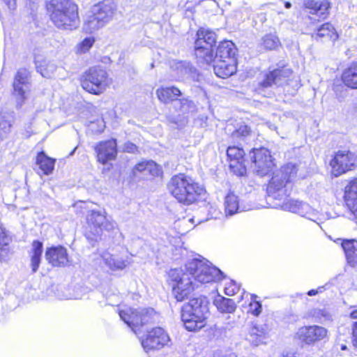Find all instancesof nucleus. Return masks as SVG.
Returning a JSON list of instances; mask_svg holds the SVG:
<instances>
[{"instance_id":"obj_20","label":"nucleus","mask_w":357,"mask_h":357,"mask_svg":"<svg viewBox=\"0 0 357 357\" xmlns=\"http://www.w3.org/2000/svg\"><path fill=\"white\" fill-rule=\"evenodd\" d=\"M171 68L176 72V74L181 78L198 81L199 73L190 62L183 61H174L171 64Z\"/></svg>"},{"instance_id":"obj_52","label":"nucleus","mask_w":357,"mask_h":357,"mask_svg":"<svg viewBox=\"0 0 357 357\" xmlns=\"http://www.w3.org/2000/svg\"><path fill=\"white\" fill-rule=\"evenodd\" d=\"M123 151L130 153H135L137 151V147L135 144L127 142L123 144Z\"/></svg>"},{"instance_id":"obj_41","label":"nucleus","mask_w":357,"mask_h":357,"mask_svg":"<svg viewBox=\"0 0 357 357\" xmlns=\"http://www.w3.org/2000/svg\"><path fill=\"white\" fill-rule=\"evenodd\" d=\"M153 167H156V164L153 161H143L137 163L134 167L132 172L135 174L136 172H142L144 171L148 170L152 174H155V173L153 172ZM155 174H157V172H155Z\"/></svg>"},{"instance_id":"obj_26","label":"nucleus","mask_w":357,"mask_h":357,"mask_svg":"<svg viewBox=\"0 0 357 357\" xmlns=\"http://www.w3.org/2000/svg\"><path fill=\"white\" fill-rule=\"evenodd\" d=\"M199 47L197 45V40L195 42V55L198 62L202 63L211 64L213 59L214 45L203 43Z\"/></svg>"},{"instance_id":"obj_18","label":"nucleus","mask_w":357,"mask_h":357,"mask_svg":"<svg viewBox=\"0 0 357 357\" xmlns=\"http://www.w3.org/2000/svg\"><path fill=\"white\" fill-rule=\"evenodd\" d=\"M90 13L91 19L87 22H105L111 20L114 14L113 3L110 1L98 3L91 8Z\"/></svg>"},{"instance_id":"obj_12","label":"nucleus","mask_w":357,"mask_h":357,"mask_svg":"<svg viewBox=\"0 0 357 357\" xmlns=\"http://www.w3.org/2000/svg\"><path fill=\"white\" fill-rule=\"evenodd\" d=\"M170 341V338L165 331L161 327H155L140 337L141 344L146 352L159 350L164 347Z\"/></svg>"},{"instance_id":"obj_23","label":"nucleus","mask_w":357,"mask_h":357,"mask_svg":"<svg viewBox=\"0 0 357 357\" xmlns=\"http://www.w3.org/2000/svg\"><path fill=\"white\" fill-rule=\"evenodd\" d=\"M305 6L313 15H317L321 20H325L329 15L331 3L327 0H307Z\"/></svg>"},{"instance_id":"obj_39","label":"nucleus","mask_w":357,"mask_h":357,"mask_svg":"<svg viewBox=\"0 0 357 357\" xmlns=\"http://www.w3.org/2000/svg\"><path fill=\"white\" fill-rule=\"evenodd\" d=\"M229 168L238 176H243L246 174L247 170L243 164V159L240 160H231L229 161Z\"/></svg>"},{"instance_id":"obj_15","label":"nucleus","mask_w":357,"mask_h":357,"mask_svg":"<svg viewBox=\"0 0 357 357\" xmlns=\"http://www.w3.org/2000/svg\"><path fill=\"white\" fill-rule=\"evenodd\" d=\"M98 161L105 165L108 161L114 160L117 155V143L115 139L98 142L95 146Z\"/></svg>"},{"instance_id":"obj_56","label":"nucleus","mask_w":357,"mask_h":357,"mask_svg":"<svg viewBox=\"0 0 357 357\" xmlns=\"http://www.w3.org/2000/svg\"><path fill=\"white\" fill-rule=\"evenodd\" d=\"M57 28L60 29H77V26H75V24H56Z\"/></svg>"},{"instance_id":"obj_38","label":"nucleus","mask_w":357,"mask_h":357,"mask_svg":"<svg viewBox=\"0 0 357 357\" xmlns=\"http://www.w3.org/2000/svg\"><path fill=\"white\" fill-rule=\"evenodd\" d=\"M250 135V129L245 124H241L235 130L231 132V139L241 144V142H245Z\"/></svg>"},{"instance_id":"obj_37","label":"nucleus","mask_w":357,"mask_h":357,"mask_svg":"<svg viewBox=\"0 0 357 357\" xmlns=\"http://www.w3.org/2000/svg\"><path fill=\"white\" fill-rule=\"evenodd\" d=\"M174 107L183 115L188 114L196 110V105L193 101L187 98L179 99L174 103Z\"/></svg>"},{"instance_id":"obj_63","label":"nucleus","mask_w":357,"mask_h":357,"mask_svg":"<svg viewBox=\"0 0 357 357\" xmlns=\"http://www.w3.org/2000/svg\"><path fill=\"white\" fill-rule=\"evenodd\" d=\"M285 6H286L287 8H290V6H291V3H289V2H287V3H285Z\"/></svg>"},{"instance_id":"obj_60","label":"nucleus","mask_w":357,"mask_h":357,"mask_svg":"<svg viewBox=\"0 0 357 357\" xmlns=\"http://www.w3.org/2000/svg\"><path fill=\"white\" fill-rule=\"evenodd\" d=\"M351 317L353 319H357V309L351 312Z\"/></svg>"},{"instance_id":"obj_42","label":"nucleus","mask_w":357,"mask_h":357,"mask_svg":"<svg viewBox=\"0 0 357 357\" xmlns=\"http://www.w3.org/2000/svg\"><path fill=\"white\" fill-rule=\"evenodd\" d=\"M227 155L230 161L231 160H240L243 159L245 152L243 149L234 146L228 147Z\"/></svg>"},{"instance_id":"obj_31","label":"nucleus","mask_w":357,"mask_h":357,"mask_svg":"<svg viewBox=\"0 0 357 357\" xmlns=\"http://www.w3.org/2000/svg\"><path fill=\"white\" fill-rule=\"evenodd\" d=\"M43 250V244L42 242L38 240L33 241L31 256V266L33 273H36L39 268Z\"/></svg>"},{"instance_id":"obj_25","label":"nucleus","mask_w":357,"mask_h":357,"mask_svg":"<svg viewBox=\"0 0 357 357\" xmlns=\"http://www.w3.org/2000/svg\"><path fill=\"white\" fill-rule=\"evenodd\" d=\"M344 197L348 208L357 218V178L345 187Z\"/></svg>"},{"instance_id":"obj_24","label":"nucleus","mask_w":357,"mask_h":357,"mask_svg":"<svg viewBox=\"0 0 357 357\" xmlns=\"http://www.w3.org/2000/svg\"><path fill=\"white\" fill-rule=\"evenodd\" d=\"M237 48L231 40H224L219 43L215 53H213V59L217 60H229L236 59Z\"/></svg>"},{"instance_id":"obj_14","label":"nucleus","mask_w":357,"mask_h":357,"mask_svg":"<svg viewBox=\"0 0 357 357\" xmlns=\"http://www.w3.org/2000/svg\"><path fill=\"white\" fill-rule=\"evenodd\" d=\"M326 335L327 330L325 328L313 325L298 328L295 337L301 342L310 345L324 340Z\"/></svg>"},{"instance_id":"obj_9","label":"nucleus","mask_w":357,"mask_h":357,"mask_svg":"<svg viewBox=\"0 0 357 357\" xmlns=\"http://www.w3.org/2000/svg\"><path fill=\"white\" fill-rule=\"evenodd\" d=\"M31 87L29 71L24 68H20L14 77L12 93L17 108H20L27 100Z\"/></svg>"},{"instance_id":"obj_57","label":"nucleus","mask_w":357,"mask_h":357,"mask_svg":"<svg viewBox=\"0 0 357 357\" xmlns=\"http://www.w3.org/2000/svg\"><path fill=\"white\" fill-rule=\"evenodd\" d=\"M9 9H15L16 0H3Z\"/></svg>"},{"instance_id":"obj_2","label":"nucleus","mask_w":357,"mask_h":357,"mask_svg":"<svg viewBox=\"0 0 357 357\" xmlns=\"http://www.w3.org/2000/svg\"><path fill=\"white\" fill-rule=\"evenodd\" d=\"M168 189L178 202L185 205L194 203L206 192L202 186L184 174L172 176L168 183Z\"/></svg>"},{"instance_id":"obj_49","label":"nucleus","mask_w":357,"mask_h":357,"mask_svg":"<svg viewBox=\"0 0 357 357\" xmlns=\"http://www.w3.org/2000/svg\"><path fill=\"white\" fill-rule=\"evenodd\" d=\"M11 241V238L7 234L5 229L0 227V246L8 245Z\"/></svg>"},{"instance_id":"obj_4","label":"nucleus","mask_w":357,"mask_h":357,"mask_svg":"<svg viewBox=\"0 0 357 357\" xmlns=\"http://www.w3.org/2000/svg\"><path fill=\"white\" fill-rule=\"evenodd\" d=\"M185 267V271L190 273L193 280L200 283L220 281L225 278L221 270L205 259L195 258L188 261Z\"/></svg>"},{"instance_id":"obj_10","label":"nucleus","mask_w":357,"mask_h":357,"mask_svg":"<svg viewBox=\"0 0 357 357\" xmlns=\"http://www.w3.org/2000/svg\"><path fill=\"white\" fill-rule=\"evenodd\" d=\"M357 162V155L349 150H339L335 153L330 162L332 174L339 176L355 167Z\"/></svg>"},{"instance_id":"obj_6","label":"nucleus","mask_w":357,"mask_h":357,"mask_svg":"<svg viewBox=\"0 0 357 357\" xmlns=\"http://www.w3.org/2000/svg\"><path fill=\"white\" fill-rule=\"evenodd\" d=\"M169 276L172 281L175 282L172 285V294L177 301L181 302L193 292L197 287L193 282V278L187 271L182 269H172Z\"/></svg>"},{"instance_id":"obj_5","label":"nucleus","mask_w":357,"mask_h":357,"mask_svg":"<svg viewBox=\"0 0 357 357\" xmlns=\"http://www.w3.org/2000/svg\"><path fill=\"white\" fill-rule=\"evenodd\" d=\"M45 7L53 22H75L78 20L77 6L71 0H50Z\"/></svg>"},{"instance_id":"obj_19","label":"nucleus","mask_w":357,"mask_h":357,"mask_svg":"<svg viewBox=\"0 0 357 357\" xmlns=\"http://www.w3.org/2000/svg\"><path fill=\"white\" fill-rule=\"evenodd\" d=\"M215 74L220 78H227L236 72V59L212 61Z\"/></svg>"},{"instance_id":"obj_36","label":"nucleus","mask_w":357,"mask_h":357,"mask_svg":"<svg viewBox=\"0 0 357 357\" xmlns=\"http://www.w3.org/2000/svg\"><path fill=\"white\" fill-rule=\"evenodd\" d=\"M316 36L319 38L328 37L331 40L335 41L338 38V34L332 26V24H322L317 29Z\"/></svg>"},{"instance_id":"obj_30","label":"nucleus","mask_w":357,"mask_h":357,"mask_svg":"<svg viewBox=\"0 0 357 357\" xmlns=\"http://www.w3.org/2000/svg\"><path fill=\"white\" fill-rule=\"evenodd\" d=\"M156 94L161 102L168 103L172 101H177V97L181 96V92L178 88L170 86L157 89Z\"/></svg>"},{"instance_id":"obj_27","label":"nucleus","mask_w":357,"mask_h":357,"mask_svg":"<svg viewBox=\"0 0 357 357\" xmlns=\"http://www.w3.org/2000/svg\"><path fill=\"white\" fill-rule=\"evenodd\" d=\"M347 263L352 267L357 266V240L346 239L342 242Z\"/></svg>"},{"instance_id":"obj_35","label":"nucleus","mask_w":357,"mask_h":357,"mask_svg":"<svg viewBox=\"0 0 357 357\" xmlns=\"http://www.w3.org/2000/svg\"><path fill=\"white\" fill-rule=\"evenodd\" d=\"M266 329L262 326L253 325L250 328L248 340L254 346H258L263 342L265 337Z\"/></svg>"},{"instance_id":"obj_61","label":"nucleus","mask_w":357,"mask_h":357,"mask_svg":"<svg viewBox=\"0 0 357 357\" xmlns=\"http://www.w3.org/2000/svg\"><path fill=\"white\" fill-rule=\"evenodd\" d=\"M282 357H296L295 354L292 353H287L286 354H283Z\"/></svg>"},{"instance_id":"obj_46","label":"nucleus","mask_w":357,"mask_h":357,"mask_svg":"<svg viewBox=\"0 0 357 357\" xmlns=\"http://www.w3.org/2000/svg\"><path fill=\"white\" fill-rule=\"evenodd\" d=\"M95 40L92 37L86 38L79 45V51L82 53L86 52L93 45Z\"/></svg>"},{"instance_id":"obj_34","label":"nucleus","mask_w":357,"mask_h":357,"mask_svg":"<svg viewBox=\"0 0 357 357\" xmlns=\"http://www.w3.org/2000/svg\"><path fill=\"white\" fill-rule=\"evenodd\" d=\"M214 304L218 311L222 313L232 314L236 309V305L232 299L222 296L216 298Z\"/></svg>"},{"instance_id":"obj_54","label":"nucleus","mask_w":357,"mask_h":357,"mask_svg":"<svg viewBox=\"0 0 357 357\" xmlns=\"http://www.w3.org/2000/svg\"><path fill=\"white\" fill-rule=\"evenodd\" d=\"M324 291V287H319L317 289H311L307 292V295L309 296H313L318 294L322 293Z\"/></svg>"},{"instance_id":"obj_33","label":"nucleus","mask_w":357,"mask_h":357,"mask_svg":"<svg viewBox=\"0 0 357 357\" xmlns=\"http://www.w3.org/2000/svg\"><path fill=\"white\" fill-rule=\"evenodd\" d=\"M197 45L199 47H201L202 44L203 43H206L208 44H212L215 45L217 42V36L214 31L210 29H205L204 28H200L197 31Z\"/></svg>"},{"instance_id":"obj_58","label":"nucleus","mask_w":357,"mask_h":357,"mask_svg":"<svg viewBox=\"0 0 357 357\" xmlns=\"http://www.w3.org/2000/svg\"><path fill=\"white\" fill-rule=\"evenodd\" d=\"M30 8L34 12L35 9H37L38 6L35 4L33 1H31L29 3ZM32 15H34L33 13H31Z\"/></svg>"},{"instance_id":"obj_45","label":"nucleus","mask_w":357,"mask_h":357,"mask_svg":"<svg viewBox=\"0 0 357 357\" xmlns=\"http://www.w3.org/2000/svg\"><path fill=\"white\" fill-rule=\"evenodd\" d=\"M239 290L240 286L234 280H230L225 287V293L226 295L229 296L237 294Z\"/></svg>"},{"instance_id":"obj_40","label":"nucleus","mask_w":357,"mask_h":357,"mask_svg":"<svg viewBox=\"0 0 357 357\" xmlns=\"http://www.w3.org/2000/svg\"><path fill=\"white\" fill-rule=\"evenodd\" d=\"M105 262L113 271L123 270L126 266V264L124 260L120 258L114 257L113 256H110L105 259Z\"/></svg>"},{"instance_id":"obj_28","label":"nucleus","mask_w":357,"mask_h":357,"mask_svg":"<svg viewBox=\"0 0 357 357\" xmlns=\"http://www.w3.org/2000/svg\"><path fill=\"white\" fill-rule=\"evenodd\" d=\"M342 80L346 86L357 89V62L352 63L343 71Z\"/></svg>"},{"instance_id":"obj_47","label":"nucleus","mask_w":357,"mask_h":357,"mask_svg":"<svg viewBox=\"0 0 357 357\" xmlns=\"http://www.w3.org/2000/svg\"><path fill=\"white\" fill-rule=\"evenodd\" d=\"M239 318V317H236L234 314L232 315H227L225 318V321L224 322V328L225 330H230L236 326L237 319Z\"/></svg>"},{"instance_id":"obj_17","label":"nucleus","mask_w":357,"mask_h":357,"mask_svg":"<svg viewBox=\"0 0 357 357\" xmlns=\"http://www.w3.org/2000/svg\"><path fill=\"white\" fill-rule=\"evenodd\" d=\"M45 257L53 266H66L69 263L67 250L62 245L47 248L45 250Z\"/></svg>"},{"instance_id":"obj_44","label":"nucleus","mask_w":357,"mask_h":357,"mask_svg":"<svg viewBox=\"0 0 357 357\" xmlns=\"http://www.w3.org/2000/svg\"><path fill=\"white\" fill-rule=\"evenodd\" d=\"M263 40L265 47L270 50L275 49L280 44L278 36L273 34H267Z\"/></svg>"},{"instance_id":"obj_13","label":"nucleus","mask_w":357,"mask_h":357,"mask_svg":"<svg viewBox=\"0 0 357 357\" xmlns=\"http://www.w3.org/2000/svg\"><path fill=\"white\" fill-rule=\"evenodd\" d=\"M292 74V70L284 65L269 70L264 75V78L259 82L260 89H267L273 86H280L287 82Z\"/></svg>"},{"instance_id":"obj_22","label":"nucleus","mask_w":357,"mask_h":357,"mask_svg":"<svg viewBox=\"0 0 357 357\" xmlns=\"http://www.w3.org/2000/svg\"><path fill=\"white\" fill-rule=\"evenodd\" d=\"M225 211L226 215L231 216L241 211H245L250 209V207H247L243 205L237 195L233 192H229L225 198Z\"/></svg>"},{"instance_id":"obj_16","label":"nucleus","mask_w":357,"mask_h":357,"mask_svg":"<svg viewBox=\"0 0 357 357\" xmlns=\"http://www.w3.org/2000/svg\"><path fill=\"white\" fill-rule=\"evenodd\" d=\"M208 304L209 302L205 296L192 298L182 306L181 312L184 314L196 313V314L209 317Z\"/></svg>"},{"instance_id":"obj_3","label":"nucleus","mask_w":357,"mask_h":357,"mask_svg":"<svg viewBox=\"0 0 357 357\" xmlns=\"http://www.w3.org/2000/svg\"><path fill=\"white\" fill-rule=\"evenodd\" d=\"M119 314L135 333L140 328L155 324L159 319V314L152 307H126L119 310Z\"/></svg>"},{"instance_id":"obj_53","label":"nucleus","mask_w":357,"mask_h":357,"mask_svg":"<svg viewBox=\"0 0 357 357\" xmlns=\"http://www.w3.org/2000/svg\"><path fill=\"white\" fill-rule=\"evenodd\" d=\"M100 26H98V24H84V26L82 27V29L86 33H91L94 30H97Z\"/></svg>"},{"instance_id":"obj_1","label":"nucleus","mask_w":357,"mask_h":357,"mask_svg":"<svg viewBox=\"0 0 357 357\" xmlns=\"http://www.w3.org/2000/svg\"><path fill=\"white\" fill-rule=\"evenodd\" d=\"M297 166L288 163L273 172L271 180L267 187L268 199L278 201L274 207H281L284 210L303 215V211L308 208V204L298 200L289 199L290 190L287 186L297 173Z\"/></svg>"},{"instance_id":"obj_32","label":"nucleus","mask_w":357,"mask_h":357,"mask_svg":"<svg viewBox=\"0 0 357 357\" xmlns=\"http://www.w3.org/2000/svg\"><path fill=\"white\" fill-rule=\"evenodd\" d=\"M36 163L45 175L52 173L54 167L55 160L48 157L44 152H40L36 158Z\"/></svg>"},{"instance_id":"obj_62","label":"nucleus","mask_w":357,"mask_h":357,"mask_svg":"<svg viewBox=\"0 0 357 357\" xmlns=\"http://www.w3.org/2000/svg\"><path fill=\"white\" fill-rule=\"evenodd\" d=\"M341 349L342 350H346L347 349V346L345 344H342L341 345Z\"/></svg>"},{"instance_id":"obj_48","label":"nucleus","mask_w":357,"mask_h":357,"mask_svg":"<svg viewBox=\"0 0 357 357\" xmlns=\"http://www.w3.org/2000/svg\"><path fill=\"white\" fill-rule=\"evenodd\" d=\"M10 254H11V252H10L9 245L0 246V261L1 262L7 261L10 258Z\"/></svg>"},{"instance_id":"obj_50","label":"nucleus","mask_w":357,"mask_h":357,"mask_svg":"<svg viewBox=\"0 0 357 357\" xmlns=\"http://www.w3.org/2000/svg\"><path fill=\"white\" fill-rule=\"evenodd\" d=\"M314 316L322 321H327L331 319L330 313L325 309L315 310Z\"/></svg>"},{"instance_id":"obj_64","label":"nucleus","mask_w":357,"mask_h":357,"mask_svg":"<svg viewBox=\"0 0 357 357\" xmlns=\"http://www.w3.org/2000/svg\"><path fill=\"white\" fill-rule=\"evenodd\" d=\"M75 149H74V150L70 153V155H72L73 154V153L75 152Z\"/></svg>"},{"instance_id":"obj_8","label":"nucleus","mask_w":357,"mask_h":357,"mask_svg":"<svg viewBox=\"0 0 357 357\" xmlns=\"http://www.w3.org/2000/svg\"><path fill=\"white\" fill-rule=\"evenodd\" d=\"M88 231L86 237L91 241H97L103 229L109 231L114 229V222L109 221L105 211H91L87 215Z\"/></svg>"},{"instance_id":"obj_43","label":"nucleus","mask_w":357,"mask_h":357,"mask_svg":"<svg viewBox=\"0 0 357 357\" xmlns=\"http://www.w3.org/2000/svg\"><path fill=\"white\" fill-rule=\"evenodd\" d=\"M36 69L38 73L44 77L50 78L56 69V66L52 63H47L46 65L36 66Z\"/></svg>"},{"instance_id":"obj_7","label":"nucleus","mask_w":357,"mask_h":357,"mask_svg":"<svg viewBox=\"0 0 357 357\" xmlns=\"http://www.w3.org/2000/svg\"><path fill=\"white\" fill-rule=\"evenodd\" d=\"M82 88L87 92L100 95L108 86L107 72L98 67L90 68L82 77L81 80Z\"/></svg>"},{"instance_id":"obj_21","label":"nucleus","mask_w":357,"mask_h":357,"mask_svg":"<svg viewBox=\"0 0 357 357\" xmlns=\"http://www.w3.org/2000/svg\"><path fill=\"white\" fill-rule=\"evenodd\" d=\"M181 321L183 326L188 331H197L206 325V320L208 317L202 316L195 314H184L181 312Z\"/></svg>"},{"instance_id":"obj_11","label":"nucleus","mask_w":357,"mask_h":357,"mask_svg":"<svg viewBox=\"0 0 357 357\" xmlns=\"http://www.w3.org/2000/svg\"><path fill=\"white\" fill-rule=\"evenodd\" d=\"M250 158L257 174L261 176L266 175L275 166L274 158L266 148L252 149Z\"/></svg>"},{"instance_id":"obj_29","label":"nucleus","mask_w":357,"mask_h":357,"mask_svg":"<svg viewBox=\"0 0 357 357\" xmlns=\"http://www.w3.org/2000/svg\"><path fill=\"white\" fill-rule=\"evenodd\" d=\"M15 121L13 112L0 113V139H3L10 132L13 123Z\"/></svg>"},{"instance_id":"obj_51","label":"nucleus","mask_w":357,"mask_h":357,"mask_svg":"<svg viewBox=\"0 0 357 357\" xmlns=\"http://www.w3.org/2000/svg\"><path fill=\"white\" fill-rule=\"evenodd\" d=\"M262 305L260 302L256 301L250 305V310L255 316H258L261 312Z\"/></svg>"},{"instance_id":"obj_59","label":"nucleus","mask_w":357,"mask_h":357,"mask_svg":"<svg viewBox=\"0 0 357 357\" xmlns=\"http://www.w3.org/2000/svg\"><path fill=\"white\" fill-rule=\"evenodd\" d=\"M168 121L174 124H177L178 120L175 117H168Z\"/></svg>"},{"instance_id":"obj_55","label":"nucleus","mask_w":357,"mask_h":357,"mask_svg":"<svg viewBox=\"0 0 357 357\" xmlns=\"http://www.w3.org/2000/svg\"><path fill=\"white\" fill-rule=\"evenodd\" d=\"M352 334L354 345L357 347V321L353 324Z\"/></svg>"}]
</instances>
